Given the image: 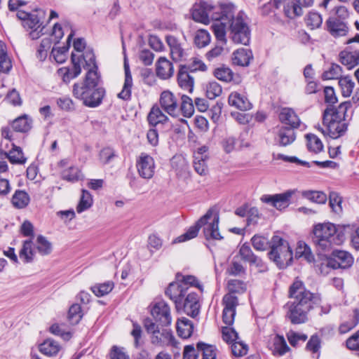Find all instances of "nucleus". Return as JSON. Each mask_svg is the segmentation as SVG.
I'll return each instance as SVG.
<instances>
[{
    "mask_svg": "<svg viewBox=\"0 0 359 359\" xmlns=\"http://www.w3.org/2000/svg\"><path fill=\"white\" fill-rule=\"evenodd\" d=\"M210 42V35L205 29H199L194 37V43L198 48H203Z\"/></svg>",
    "mask_w": 359,
    "mask_h": 359,
    "instance_id": "5fc2aeb1",
    "label": "nucleus"
},
{
    "mask_svg": "<svg viewBox=\"0 0 359 359\" xmlns=\"http://www.w3.org/2000/svg\"><path fill=\"white\" fill-rule=\"evenodd\" d=\"M37 249L42 255H48L51 252V244L46 238L40 235L37 237Z\"/></svg>",
    "mask_w": 359,
    "mask_h": 359,
    "instance_id": "69168bd1",
    "label": "nucleus"
},
{
    "mask_svg": "<svg viewBox=\"0 0 359 359\" xmlns=\"http://www.w3.org/2000/svg\"><path fill=\"white\" fill-rule=\"evenodd\" d=\"M294 193V191L293 190H287L281 194H264L262 196L260 200L262 203L269 204L277 210H281L289 206L291 197Z\"/></svg>",
    "mask_w": 359,
    "mask_h": 359,
    "instance_id": "9d476101",
    "label": "nucleus"
},
{
    "mask_svg": "<svg viewBox=\"0 0 359 359\" xmlns=\"http://www.w3.org/2000/svg\"><path fill=\"white\" fill-rule=\"evenodd\" d=\"M269 248L268 257L278 269H285L292 264V250L286 240L278 235H273L270 240Z\"/></svg>",
    "mask_w": 359,
    "mask_h": 359,
    "instance_id": "423d86ee",
    "label": "nucleus"
},
{
    "mask_svg": "<svg viewBox=\"0 0 359 359\" xmlns=\"http://www.w3.org/2000/svg\"><path fill=\"white\" fill-rule=\"evenodd\" d=\"M306 24L311 29L319 28L323 23L322 15L316 11L309 12L306 17Z\"/></svg>",
    "mask_w": 359,
    "mask_h": 359,
    "instance_id": "a18cd8bd",
    "label": "nucleus"
},
{
    "mask_svg": "<svg viewBox=\"0 0 359 359\" xmlns=\"http://www.w3.org/2000/svg\"><path fill=\"white\" fill-rule=\"evenodd\" d=\"M235 8L232 5V15L230 18H226L222 20L225 22V27L226 25H229L231 30V38L236 43H241L248 45L250 40V30L249 27L243 18V15L238 13L237 15L234 16Z\"/></svg>",
    "mask_w": 359,
    "mask_h": 359,
    "instance_id": "0eeeda50",
    "label": "nucleus"
},
{
    "mask_svg": "<svg viewBox=\"0 0 359 359\" xmlns=\"http://www.w3.org/2000/svg\"><path fill=\"white\" fill-rule=\"evenodd\" d=\"M212 215L213 210L209 209L207 212L196 222L194 226L189 227L184 234L178 236L175 242L181 243L196 237L202 226H204L203 233L207 241H220L223 239V236H221L219 231V215L215 213L212 221L208 223V221L211 219Z\"/></svg>",
    "mask_w": 359,
    "mask_h": 359,
    "instance_id": "39448f33",
    "label": "nucleus"
},
{
    "mask_svg": "<svg viewBox=\"0 0 359 359\" xmlns=\"http://www.w3.org/2000/svg\"><path fill=\"white\" fill-rule=\"evenodd\" d=\"M206 69H179L177 74V81L180 86L189 93H192L194 90V79L190 75V73L196 72L197 70L205 71Z\"/></svg>",
    "mask_w": 359,
    "mask_h": 359,
    "instance_id": "aec40b11",
    "label": "nucleus"
},
{
    "mask_svg": "<svg viewBox=\"0 0 359 359\" xmlns=\"http://www.w3.org/2000/svg\"><path fill=\"white\" fill-rule=\"evenodd\" d=\"M81 69H58L57 74L62 77L64 83H69L73 79L77 77L80 74Z\"/></svg>",
    "mask_w": 359,
    "mask_h": 359,
    "instance_id": "603ef678",
    "label": "nucleus"
},
{
    "mask_svg": "<svg viewBox=\"0 0 359 359\" xmlns=\"http://www.w3.org/2000/svg\"><path fill=\"white\" fill-rule=\"evenodd\" d=\"M165 41L170 50V55L173 60L182 61L185 54L184 50L179 40L172 35H167Z\"/></svg>",
    "mask_w": 359,
    "mask_h": 359,
    "instance_id": "4be33fe9",
    "label": "nucleus"
},
{
    "mask_svg": "<svg viewBox=\"0 0 359 359\" xmlns=\"http://www.w3.org/2000/svg\"><path fill=\"white\" fill-rule=\"evenodd\" d=\"M328 31L334 36H341L348 32V27L346 25L337 19H329L326 22Z\"/></svg>",
    "mask_w": 359,
    "mask_h": 359,
    "instance_id": "c756f323",
    "label": "nucleus"
},
{
    "mask_svg": "<svg viewBox=\"0 0 359 359\" xmlns=\"http://www.w3.org/2000/svg\"><path fill=\"white\" fill-rule=\"evenodd\" d=\"M351 106V101L349 100L341 103L337 108H335L333 105H330L325 109H330V116L338 118V120L346 121L347 111Z\"/></svg>",
    "mask_w": 359,
    "mask_h": 359,
    "instance_id": "7c9ffc66",
    "label": "nucleus"
},
{
    "mask_svg": "<svg viewBox=\"0 0 359 359\" xmlns=\"http://www.w3.org/2000/svg\"><path fill=\"white\" fill-rule=\"evenodd\" d=\"M290 351L285 339L283 336L277 335L273 344V354L278 355H283Z\"/></svg>",
    "mask_w": 359,
    "mask_h": 359,
    "instance_id": "a19ab883",
    "label": "nucleus"
},
{
    "mask_svg": "<svg viewBox=\"0 0 359 359\" xmlns=\"http://www.w3.org/2000/svg\"><path fill=\"white\" fill-rule=\"evenodd\" d=\"M251 241L253 248L258 251H265L270 247V241L264 236L255 235L251 238Z\"/></svg>",
    "mask_w": 359,
    "mask_h": 359,
    "instance_id": "6e6d98bb",
    "label": "nucleus"
},
{
    "mask_svg": "<svg viewBox=\"0 0 359 359\" xmlns=\"http://www.w3.org/2000/svg\"><path fill=\"white\" fill-rule=\"evenodd\" d=\"M222 303L224 306L222 312L223 322L229 326L232 325L236 316V308L238 304V298L233 294H226L223 297Z\"/></svg>",
    "mask_w": 359,
    "mask_h": 359,
    "instance_id": "2eb2a0df",
    "label": "nucleus"
},
{
    "mask_svg": "<svg viewBox=\"0 0 359 359\" xmlns=\"http://www.w3.org/2000/svg\"><path fill=\"white\" fill-rule=\"evenodd\" d=\"M217 43L213 48L209 50L206 54L205 57L208 61H213L215 58L220 56L224 50L223 46L226 43H222L217 39Z\"/></svg>",
    "mask_w": 359,
    "mask_h": 359,
    "instance_id": "0e129e2a",
    "label": "nucleus"
},
{
    "mask_svg": "<svg viewBox=\"0 0 359 359\" xmlns=\"http://www.w3.org/2000/svg\"><path fill=\"white\" fill-rule=\"evenodd\" d=\"M181 107L180 109L184 117H191L194 112V105L191 97L186 95H183L181 97Z\"/></svg>",
    "mask_w": 359,
    "mask_h": 359,
    "instance_id": "de8ad7c7",
    "label": "nucleus"
},
{
    "mask_svg": "<svg viewBox=\"0 0 359 359\" xmlns=\"http://www.w3.org/2000/svg\"><path fill=\"white\" fill-rule=\"evenodd\" d=\"M137 168L140 177L151 179L154 175L155 163L154 158L144 153L141 154L137 161Z\"/></svg>",
    "mask_w": 359,
    "mask_h": 359,
    "instance_id": "dca6fc26",
    "label": "nucleus"
},
{
    "mask_svg": "<svg viewBox=\"0 0 359 359\" xmlns=\"http://www.w3.org/2000/svg\"><path fill=\"white\" fill-rule=\"evenodd\" d=\"M39 348L41 353L48 356H53L59 352L60 347L57 342L48 339L39 345Z\"/></svg>",
    "mask_w": 359,
    "mask_h": 359,
    "instance_id": "e433bc0d",
    "label": "nucleus"
},
{
    "mask_svg": "<svg viewBox=\"0 0 359 359\" xmlns=\"http://www.w3.org/2000/svg\"><path fill=\"white\" fill-rule=\"evenodd\" d=\"M342 198L338 193L331 191L329 195V204L333 212L340 213L342 211L341 208Z\"/></svg>",
    "mask_w": 359,
    "mask_h": 359,
    "instance_id": "13d9d810",
    "label": "nucleus"
},
{
    "mask_svg": "<svg viewBox=\"0 0 359 359\" xmlns=\"http://www.w3.org/2000/svg\"><path fill=\"white\" fill-rule=\"evenodd\" d=\"M214 76L224 82H233L238 84L241 82V76L238 73L233 72L231 69H215Z\"/></svg>",
    "mask_w": 359,
    "mask_h": 359,
    "instance_id": "a878e982",
    "label": "nucleus"
},
{
    "mask_svg": "<svg viewBox=\"0 0 359 359\" xmlns=\"http://www.w3.org/2000/svg\"><path fill=\"white\" fill-rule=\"evenodd\" d=\"M229 294H233L234 293H240L245 290L244 283L239 280H230L227 285Z\"/></svg>",
    "mask_w": 359,
    "mask_h": 359,
    "instance_id": "774afa93",
    "label": "nucleus"
},
{
    "mask_svg": "<svg viewBox=\"0 0 359 359\" xmlns=\"http://www.w3.org/2000/svg\"><path fill=\"white\" fill-rule=\"evenodd\" d=\"M176 276L177 281L180 282L181 285H183L184 287H187L189 288V286H193L198 288L201 292L203 291V285L194 276H184L181 273H177Z\"/></svg>",
    "mask_w": 359,
    "mask_h": 359,
    "instance_id": "ea45409f",
    "label": "nucleus"
},
{
    "mask_svg": "<svg viewBox=\"0 0 359 359\" xmlns=\"http://www.w3.org/2000/svg\"><path fill=\"white\" fill-rule=\"evenodd\" d=\"M151 313L161 326L168 327L171 324L170 309L165 302L162 300L156 302L151 310Z\"/></svg>",
    "mask_w": 359,
    "mask_h": 359,
    "instance_id": "f8f14e48",
    "label": "nucleus"
},
{
    "mask_svg": "<svg viewBox=\"0 0 359 359\" xmlns=\"http://www.w3.org/2000/svg\"><path fill=\"white\" fill-rule=\"evenodd\" d=\"M32 119L25 114L13 121L11 128L15 132L25 133L32 128Z\"/></svg>",
    "mask_w": 359,
    "mask_h": 359,
    "instance_id": "2f4dec72",
    "label": "nucleus"
},
{
    "mask_svg": "<svg viewBox=\"0 0 359 359\" xmlns=\"http://www.w3.org/2000/svg\"><path fill=\"white\" fill-rule=\"evenodd\" d=\"M229 104L241 111H247L252 108V104L244 95L237 92L231 93L228 98Z\"/></svg>",
    "mask_w": 359,
    "mask_h": 359,
    "instance_id": "5701e85b",
    "label": "nucleus"
},
{
    "mask_svg": "<svg viewBox=\"0 0 359 359\" xmlns=\"http://www.w3.org/2000/svg\"><path fill=\"white\" fill-rule=\"evenodd\" d=\"M193 324L188 318L183 317L177 320V331L180 337L183 339L190 337L193 332Z\"/></svg>",
    "mask_w": 359,
    "mask_h": 359,
    "instance_id": "473e14b6",
    "label": "nucleus"
},
{
    "mask_svg": "<svg viewBox=\"0 0 359 359\" xmlns=\"http://www.w3.org/2000/svg\"><path fill=\"white\" fill-rule=\"evenodd\" d=\"M29 201V196L25 191L22 190H16L11 199L13 205L18 209L26 208Z\"/></svg>",
    "mask_w": 359,
    "mask_h": 359,
    "instance_id": "c9c22d12",
    "label": "nucleus"
},
{
    "mask_svg": "<svg viewBox=\"0 0 359 359\" xmlns=\"http://www.w3.org/2000/svg\"><path fill=\"white\" fill-rule=\"evenodd\" d=\"M302 196L305 198L318 204H324L327 201V196L323 191H304Z\"/></svg>",
    "mask_w": 359,
    "mask_h": 359,
    "instance_id": "49530a36",
    "label": "nucleus"
},
{
    "mask_svg": "<svg viewBox=\"0 0 359 359\" xmlns=\"http://www.w3.org/2000/svg\"><path fill=\"white\" fill-rule=\"evenodd\" d=\"M188 292V287H184L180 283H171L165 290L168 296L175 304V307L180 306V299L184 297Z\"/></svg>",
    "mask_w": 359,
    "mask_h": 359,
    "instance_id": "6ab92c4d",
    "label": "nucleus"
},
{
    "mask_svg": "<svg viewBox=\"0 0 359 359\" xmlns=\"http://www.w3.org/2000/svg\"><path fill=\"white\" fill-rule=\"evenodd\" d=\"M359 323V310L355 309L353 311V319L351 322H344L340 325L339 331L341 334H345L355 327Z\"/></svg>",
    "mask_w": 359,
    "mask_h": 359,
    "instance_id": "4d7b16f0",
    "label": "nucleus"
},
{
    "mask_svg": "<svg viewBox=\"0 0 359 359\" xmlns=\"http://www.w3.org/2000/svg\"><path fill=\"white\" fill-rule=\"evenodd\" d=\"M339 86L344 97H349L354 88L355 83L349 76L340 77L338 81Z\"/></svg>",
    "mask_w": 359,
    "mask_h": 359,
    "instance_id": "c03bdc74",
    "label": "nucleus"
},
{
    "mask_svg": "<svg viewBox=\"0 0 359 359\" xmlns=\"http://www.w3.org/2000/svg\"><path fill=\"white\" fill-rule=\"evenodd\" d=\"M279 120L282 123L288 125L289 128H298L300 126V120L296 113L289 108H284L279 114Z\"/></svg>",
    "mask_w": 359,
    "mask_h": 359,
    "instance_id": "b1692460",
    "label": "nucleus"
},
{
    "mask_svg": "<svg viewBox=\"0 0 359 359\" xmlns=\"http://www.w3.org/2000/svg\"><path fill=\"white\" fill-rule=\"evenodd\" d=\"M125 69V79L121 91L118 94V97L128 101L131 99L132 88L133 86V77L130 72V69Z\"/></svg>",
    "mask_w": 359,
    "mask_h": 359,
    "instance_id": "cd10ccee",
    "label": "nucleus"
},
{
    "mask_svg": "<svg viewBox=\"0 0 359 359\" xmlns=\"http://www.w3.org/2000/svg\"><path fill=\"white\" fill-rule=\"evenodd\" d=\"M305 137L307 140L306 147L309 151L318 154L323 151V144L316 135L309 133Z\"/></svg>",
    "mask_w": 359,
    "mask_h": 359,
    "instance_id": "4c0bfd02",
    "label": "nucleus"
},
{
    "mask_svg": "<svg viewBox=\"0 0 359 359\" xmlns=\"http://www.w3.org/2000/svg\"><path fill=\"white\" fill-rule=\"evenodd\" d=\"M353 261L351 254L344 250H334L329 257V264L333 269H348L353 265Z\"/></svg>",
    "mask_w": 359,
    "mask_h": 359,
    "instance_id": "4468645a",
    "label": "nucleus"
},
{
    "mask_svg": "<svg viewBox=\"0 0 359 359\" xmlns=\"http://www.w3.org/2000/svg\"><path fill=\"white\" fill-rule=\"evenodd\" d=\"M159 102L163 110L172 116H176L178 111L177 100L172 93L164 90L161 93Z\"/></svg>",
    "mask_w": 359,
    "mask_h": 359,
    "instance_id": "a211bd4d",
    "label": "nucleus"
},
{
    "mask_svg": "<svg viewBox=\"0 0 359 359\" xmlns=\"http://www.w3.org/2000/svg\"><path fill=\"white\" fill-rule=\"evenodd\" d=\"M147 121L150 126L157 127L158 125H167L168 117L165 115L158 106L154 105L147 115Z\"/></svg>",
    "mask_w": 359,
    "mask_h": 359,
    "instance_id": "412c9836",
    "label": "nucleus"
},
{
    "mask_svg": "<svg viewBox=\"0 0 359 359\" xmlns=\"http://www.w3.org/2000/svg\"><path fill=\"white\" fill-rule=\"evenodd\" d=\"M93 205V197L90 193L85 189L82 190V194L79 204L76 206L78 213H81L89 209Z\"/></svg>",
    "mask_w": 359,
    "mask_h": 359,
    "instance_id": "37998d69",
    "label": "nucleus"
},
{
    "mask_svg": "<svg viewBox=\"0 0 359 359\" xmlns=\"http://www.w3.org/2000/svg\"><path fill=\"white\" fill-rule=\"evenodd\" d=\"M344 227L327 222L313 226L311 241L319 252L329 251L334 245L341 244L344 239Z\"/></svg>",
    "mask_w": 359,
    "mask_h": 359,
    "instance_id": "20e7f679",
    "label": "nucleus"
},
{
    "mask_svg": "<svg viewBox=\"0 0 359 359\" xmlns=\"http://www.w3.org/2000/svg\"><path fill=\"white\" fill-rule=\"evenodd\" d=\"M239 255L244 262H248L250 267H255L259 273H265L269 270L267 264L252 252L248 244L244 243L241 247Z\"/></svg>",
    "mask_w": 359,
    "mask_h": 359,
    "instance_id": "1a4fd4ad",
    "label": "nucleus"
},
{
    "mask_svg": "<svg viewBox=\"0 0 359 359\" xmlns=\"http://www.w3.org/2000/svg\"><path fill=\"white\" fill-rule=\"evenodd\" d=\"M283 11L285 16L290 20H294L304 13V10L294 0L283 3Z\"/></svg>",
    "mask_w": 359,
    "mask_h": 359,
    "instance_id": "c85d7f7f",
    "label": "nucleus"
},
{
    "mask_svg": "<svg viewBox=\"0 0 359 359\" xmlns=\"http://www.w3.org/2000/svg\"><path fill=\"white\" fill-rule=\"evenodd\" d=\"M232 5H221L214 6L208 2L202 1L196 4L192 10L194 20L203 24H208L210 20L214 21L212 29L216 39L222 43L226 42L225 38V20L232 15Z\"/></svg>",
    "mask_w": 359,
    "mask_h": 359,
    "instance_id": "f03ea898",
    "label": "nucleus"
},
{
    "mask_svg": "<svg viewBox=\"0 0 359 359\" xmlns=\"http://www.w3.org/2000/svg\"><path fill=\"white\" fill-rule=\"evenodd\" d=\"M4 154L12 164L23 165L27 161V158L24 156L22 149L14 144H13L12 149L8 153L4 152Z\"/></svg>",
    "mask_w": 359,
    "mask_h": 359,
    "instance_id": "72a5a7b5",
    "label": "nucleus"
},
{
    "mask_svg": "<svg viewBox=\"0 0 359 359\" xmlns=\"http://www.w3.org/2000/svg\"><path fill=\"white\" fill-rule=\"evenodd\" d=\"M153 334L151 338V342L154 344H159L161 341V337H164L168 339V344L173 347L177 348L178 342L173 336L172 332L169 329H163L161 333H151Z\"/></svg>",
    "mask_w": 359,
    "mask_h": 359,
    "instance_id": "58836bf2",
    "label": "nucleus"
},
{
    "mask_svg": "<svg viewBox=\"0 0 359 359\" xmlns=\"http://www.w3.org/2000/svg\"><path fill=\"white\" fill-rule=\"evenodd\" d=\"M330 109H325L323 114V123L326 127L323 129L318 126V129L324 135L332 139L343 136L347 130L348 123L343 120H338L330 116Z\"/></svg>",
    "mask_w": 359,
    "mask_h": 359,
    "instance_id": "6e6552de",
    "label": "nucleus"
},
{
    "mask_svg": "<svg viewBox=\"0 0 359 359\" xmlns=\"http://www.w3.org/2000/svg\"><path fill=\"white\" fill-rule=\"evenodd\" d=\"M232 354L235 356L240 357L245 355L248 351V346L246 344L237 341L231 345Z\"/></svg>",
    "mask_w": 359,
    "mask_h": 359,
    "instance_id": "e2e57ef3",
    "label": "nucleus"
},
{
    "mask_svg": "<svg viewBox=\"0 0 359 359\" xmlns=\"http://www.w3.org/2000/svg\"><path fill=\"white\" fill-rule=\"evenodd\" d=\"M198 295L196 292H187L184 297L180 299V306L175 307L177 311H183L188 316L195 318L199 313L200 304Z\"/></svg>",
    "mask_w": 359,
    "mask_h": 359,
    "instance_id": "ddd939ff",
    "label": "nucleus"
},
{
    "mask_svg": "<svg viewBox=\"0 0 359 359\" xmlns=\"http://www.w3.org/2000/svg\"><path fill=\"white\" fill-rule=\"evenodd\" d=\"M80 170L78 168L71 166L62 172V178L64 180L75 182L79 180Z\"/></svg>",
    "mask_w": 359,
    "mask_h": 359,
    "instance_id": "052dcab7",
    "label": "nucleus"
},
{
    "mask_svg": "<svg viewBox=\"0 0 359 359\" xmlns=\"http://www.w3.org/2000/svg\"><path fill=\"white\" fill-rule=\"evenodd\" d=\"M73 95L83 101V104L90 108L99 107L106 95L102 86V80L98 69H88L82 83H75Z\"/></svg>",
    "mask_w": 359,
    "mask_h": 359,
    "instance_id": "7ed1b4c3",
    "label": "nucleus"
},
{
    "mask_svg": "<svg viewBox=\"0 0 359 359\" xmlns=\"http://www.w3.org/2000/svg\"><path fill=\"white\" fill-rule=\"evenodd\" d=\"M32 247V240L25 241L23 243V246L20 251V258L23 259L24 262L25 263L31 262L33 260L34 253Z\"/></svg>",
    "mask_w": 359,
    "mask_h": 359,
    "instance_id": "09e8293b",
    "label": "nucleus"
},
{
    "mask_svg": "<svg viewBox=\"0 0 359 359\" xmlns=\"http://www.w3.org/2000/svg\"><path fill=\"white\" fill-rule=\"evenodd\" d=\"M222 339L228 344H233L238 341L239 337L238 332L234 328L229 326L222 327Z\"/></svg>",
    "mask_w": 359,
    "mask_h": 359,
    "instance_id": "bf43d9fd",
    "label": "nucleus"
},
{
    "mask_svg": "<svg viewBox=\"0 0 359 359\" xmlns=\"http://www.w3.org/2000/svg\"><path fill=\"white\" fill-rule=\"evenodd\" d=\"M13 62L8 55L5 44L0 41V67H12Z\"/></svg>",
    "mask_w": 359,
    "mask_h": 359,
    "instance_id": "338daca9",
    "label": "nucleus"
},
{
    "mask_svg": "<svg viewBox=\"0 0 359 359\" xmlns=\"http://www.w3.org/2000/svg\"><path fill=\"white\" fill-rule=\"evenodd\" d=\"M292 128L282 126L278 129V137L280 146L286 147L291 144L296 139V134Z\"/></svg>",
    "mask_w": 359,
    "mask_h": 359,
    "instance_id": "bb28decb",
    "label": "nucleus"
},
{
    "mask_svg": "<svg viewBox=\"0 0 359 359\" xmlns=\"http://www.w3.org/2000/svg\"><path fill=\"white\" fill-rule=\"evenodd\" d=\"M289 297L292 299L285 306L286 318L293 325L308 321V313L317 308L322 302L321 295L307 290L302 280L296 279L289 288Z\"/></svg>",
    "mask_w": 359,
    "mask_h": 359,
    "instance_id": "f257e3e1",
    "label": "nucleus"
},
{
    "mask_svg": "<svg viewBox=\"0 0 359 359\" xmlns=\"http://www.w3.org/2000/svg\"><path fill=\"white\" fill-rule=\"evenodd\" d=\"M44 11L42 10H36L32 13L29 18L23 22V26L27 29H30L29 36L32 39H39L44 27H41V20L44 17Z\"/></svg>",
    "mask_w": 359,
    "mask_h": 359,
    "instance_id": "9b49d317",
    "label": "nucleus"
},
{
    "mask_svg": "<svg viewBox=\"0 0 359 359\" xmlns=\"http://www.w3.org/2000/svg\"><path fill=\"white\" fill-rule=\"evenodd\" d=\"M53 41L50 37H46L42 39L40 46L37 50V57L40 60H44L50 49Z\"/></svg>",
    "mask_w": 359,
    "mask_h": 359,
    "instance_id": "680f3d73",
    "label": "nucleus"
},
{
    "mask_svg": "<svg viewBox=\"0 0 359 359\" xmlns=\"http://www.w3.org/2000/svg\"><path fill=\"white\" fill-rule=\"evenodd\" d=\"M339 60L343 65L354 67L359 64V50L353 52L343 50L339 54Z\"/></svg>",
    "mask_w": 359,
    "mask_h": 359,
    "instance_id": "f704fd0d",
    "label": "nucleus"
},
{
    "mask_svg": "<svg viewBox=\"0 0 359 359\" xmlns=\"http://www.w3.org/2000/svg\"><path fill=\"white\" fill-rule=\"evenodd\" d=\"M114 286L113 282L108 281L91 287V290L97 297H103L109 294L113 290Z\"/></svg>",
    "mask_w": 359,
    "mask_h": 359,
    "instance_id": "3c124183",
    "label": "nucleus"
},
{
    "mask_svg": "<svg viewBox=\"0 0 359 359\" xmlns=\"http://www.w3.org/2000/svg\"><path fill=\"white\" fill-rule=\"evenodd\" d=\"M222 93V86L216 81H210L206 84L205 94L210 100H214L219 97Z\"/></svg>",
    "mask_w": 359,
    "mask_h": 359,
    "instance_id": "8fccbe9b",
    "label": "nucleus"
},
{
    "mask_svg": "<svg viewBox=\"0 0 359 359\" xmlns=\"http://www.w3.org/2000/svg\"><path fill=\"white\" fill-rule=\"evenodd\" d=\"M196 348L198 351L202 352V358L210 359V358H213V359H216L215 347L214 346L200 341L197 343Z\"/></svg>",
    "mask_w": 359,
    "mask_h": 359,
    "instance_id": "864d4df0",
    "label": "nucleus"
},
{
    "mask_svg": "<svg viewBox=\"0 0 359 359\" xmlns=\"http://www.w3.org/2000/svg\"><path fill=\"white\" fill-rule=\"evenodd\" d=\"M83 317L81 306L79 304H73L69 309L67 318L71 325L78 324Z\"/></svg>",
    "mask_w": 359,
    "mask_h": 359,
    "instance_id": "79ce46f5",
    "label": "nucleus"
},
{
    "mask_svg": "<svg viewBox=\"0 0 359 359\" xmlns=\"http://www.w3.org/2000/svg\"><path fill=\"white\" fill-rule=\"evenodd\" d=\"M74 67H97L95 56L92 49L87 48L83 53H72Z\"/></svg>",
    "mask_w": 359,
    "mask_h": 359,
    "instance_id": "f3484780",
    "label": "nucleus"
},
{
    "mask_svg": "<svg viewBox=\"0 0 359 359\" xmlns=\"http://www.w3.org/2000/svg\"><path fill=\"white\" fill-rule=\"evenodd\" d=\"M253 59V55L250 50L240 48L233 53L232 62L234 65L245 67L248 66Z\"/></svg>",
    "mask_w": 359,
    "mask_h": 359,
    "instance_id": "393cba45",
    "label": "nucleus"
}]
</instances>
